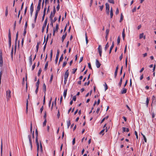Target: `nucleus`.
<instances>
[{
  "label": "nucleus",
  "mask_w": 156,
  "mask_h": 156,
  "mask_svg": "<svg viewBox=\"0 0 156 156\" xmlns=\"http://www.w3.org/2000/svg\"><path fill=\"white\" fill-rule=\"evenodd\" d=\"M1 156H2V140H1Z\"/></svg>",
  "instance_id": "30"
},
{
  "label": "nucleus",
  "mask_w": 156,
  "mask_h": 156,
  "mask_svg": "<svg viewBox=\"0 0 156 156\" xmlns=\"http://www.w3.org/2000/svg\"><path fill=\"white\" fill-rule=\"evenodd\" d=\"M67 32H66L65 34L63 35L62 37V42H63L64 39L67 36Z\"/></svg>",
  "instance_id": "16"
},
{
  "label": "nucleus",
  "mask_w": 156,
  "mask_h": 156,
  "mask_svg": "<svg viewBox=\"0 0 156 156\" xmlns=\"http://www.w3.org/2000/svg\"><path fill=\"white\" fill-rule=\"evenodd\" d=\"M41 71H42V70H41V68L39 70L38 72V76H40V74L41 72Z\"/></svg>",
  "instance_id": "43"
},
{
  "label": "nucleus",
  "mask_w": 156,
  "mask_h": 156,
  "mask_svg": "<svg viewBox=\"0 0 156 156\" xmlns=\"http://www.w3.org/2000/svg\"><path fill=\"white\" fill-rule=\"evenodd\" d=\"M48 61H47L46 62V63H45V67H44V69L45 70H46L47 69L48 65Z\"/></svg>",
  "instance_id": "33"
},
{
  "label": "nucleus",
  "mask_w": 156,
  "mask_h": 156,
  "mask_svg": "<svg viewBox=\"0 0 156 156\" xmlns=\"http://www.w3.org/2000/svg\"><path fill=\"white\" fill-rule=\"evenodd\" d=\"M122 78H121L120 80V81L119 84V87H121V84L122 83Z\"/></svg>",
  "instance_id": "39"
},
{
  "label": "nucleus",
  "mask_w": 156,
  "mask_h": 156,
  "mask_svg": "<svg viewBox=\"0 0 156 156\" xmlns=\"http://www.w3.org/2000/svg\"><path fill=\"white\" fill-rule=\"evenodd\" d=\"M69 75V70L67 69L66 72L64 76V78L67 79Z\"/></svg>",
  "instance_id": "10"
},
{
  "label": "nucleus",
  "mask_w": 156,
  "mask_h": 156,
  "mask_svg": "<svg viewBox=\"0 0 156 156\" xmlns=\"http://www.w3.org/2000/svg\"><path fill=\"white\" fill-rule=\"evenodd\" d=\"M104 6L103 5H102L101 6H99L100 7V9L101 10V11H102L103 9V8Z\"/></svg>",
  "instance_id": "61"
},
{
  "label": "nucleus",
  "mask_w": 156,
  "mask_h": 156,
  "mask_svg": "<svg viewBox=\"0 0 156 156\" xmlns=\"http://www.w3.org/2000/svg\"><path fill=\"white\" fill-rule=\"evenodd\" d=\"M67 64V62L66 61H65L64 62L63 65H62V67H64Z\"/></svg>",
  "instance_id": "52"
},
{
  "label": "nucleus",
  "mask_w": 156,
  "mask_h": 156,
  "mask_svg": "<svg viewBox=\"0 0 156 156\" xmlns=\"http://www.w3.org/2000/svg\"><path fill=\"white\" fill-rule=\"evenodd\" d=\"M123 16L122 15V13H121V14L120 18L119 21L120 22H121L123 20Z\"/></svg>",
  "instance_id": "36"
},
{
  "label": "nucleus",
  "mask_w": 156,
  "mask_h": 156,
  "mask_svg": "<svg viewBox=\"0 0 156 156\" xmlns=\"http://www.w3.org/2000/svg\"><path fill=\"white\" fill-rule=\"evenodd\" d=\"M67 92V89H66L64 90L63 93V96L65 98H66Z\"/></svg>",
  "instance_id": "31"
},
{
  "label": "nucleus",
  "mask_w": 156,
  "mask_h": 156,
  "mask_svg": "<svg viewBox=\"0 0 156 156\" xmlns=\"http://www.w3.org/2000/svg\"><path fill=\"white\" fill-rule=\"evenodd\" d=\"M47 122L46 119H45L43 123V126H46Z\"/></svg>",
  "instance_id": "47"
},
{
  "label": "nucleus",
  "mask_w": 156,
  "mask_h": 156,
  "mask_svg": "<svg viewBox=\"0 0 156 156\" xmlns=\"http://www.w3.org/2000/svg\"><path fill=\"white\" fill-rule=\"evenodd\" d=\"M90 81H88L87 83L85 82L84 83V86H86L87 85H89V84H90Z\"/></svg>",
  "instance_id": "51"
},
{
  "label": "nucleus",
  "mask_w": 156,
  "mask_h": 156,
  "mask_svg": "<svg viewBox=\"0 0 156 156\" xmlns=\"http://www.w3.org/2000/svg\"><path fill=\"white\" fill-rule=\"evenodd\" d=\"M104 85L105 86V90L106 91L108 89V87L106 83H105V84Z\"/></svg>",
  "instance_id": "44"
},
{
  "label": "nucleus",
  "mask_w": 156,
  "mask_h": 156,
  "mask_svg": "<svg viewBox=\"0 0 156 156\" xmlns=\"http://www.w3.org/2000/svg\"><path fill=\"white\" fill-rule=\"evenodd\" d=\"M109 29H107L106 31V35H108L109 33Z\"/></svg>",
  "instance_id": "50"
},
{
  "label": "nucleus",
  "mask_w": 156,
  "mask_h": 156,
  "mask_svg": "<svg viewBox=\"0 0 156 156\" xmlns=\"http://www.w3.org/2000/svg\"><path fill=\"white\" fill-rule=\"evenodd\" d=\"M120 37L119 36V37L118 38L117 41L118 44H119V43H120Z\"/></svg>",
  "instance_id": "49"
},
{
  "label": "nucleus",
  "mask_w": 156,
  "mask_h": 156,
  "mask_svg": "<svg viewBox=\"0 0 156 156\" xmlns=\"http://www.w3.org/2000/svg\"><path fill=\"white\" fill-rule=\"evenodd\" d=\"M60 115V112H59V110H58V112L57 115V116L58 118H59Z\"/></svg>",
  "instance_id": "60"
},
{
  "label": "nucleus",
  "mask_w": 156,
  "mask_h": 156,
  "mask_svg": "<svg viewBox=\"0 0 156 156\" xmlns=\"http://www.w3.org/2000/svg\"><path fill=\"white\" fill-rule=\"evenodd\" d=\"M55 14L54 13H53L52 12H51L50 16V18L51 20L50 25L52 26H53V18Z\"/></svg>",
  "instance_id": "5"
},
{
  "label": "nucleus",
  "mask_w": 156,
  "mask_h": 156,
  "mask_svg": "<svg viewBox=\"0 0 156 156\" xmlns=\"http://www.w3.org/2000/svg\"><path fill=\"white\" fill-rule=\"evenodd\" d=\"M39 83H40L39 80H37V81L36 83V86L37 88L39 87Z\"/></svg>",
  "instance_id": "37"
},
{
  "label": "nucleus",
  "mask_w": 156,
  "mask_h": 156,
  "mask_svg": "<svg viewBox=\"0 0 156 156\" xmlns=\"http://www.w3.org/2000/svg\"><path fill=\"white\" fill-rule=\"evenodd\" d=\"M77 69H73V71L72 72V73L73 74H74L76 72Z\"/></svg>",
  "instance_id": "53"
},
{
  "label": "nucleus",
  "mask_w": 156,
  "mask_h": 156,
  "mask_svg": "<svg viewBox=\"0 0 156 156\" xmlns=\"http://www.w3.org/2000/svg\"><path fill=\"white\" fill-rule=\"evenodd\" d=\"M109 46V45H108V42H107L106 44L105 45V50L106 51L108 49V48Z\"/></svg>",
  "instance_id": "27"
},
{
  "label": "nucleus",
  "mask_w": 156,
  "mask_h": 156,
  "mask_svg": "<svg viewBox=\"0 0 156 156\" xmlns=\"http://www.w3.org/2000/svg\"><path fill=\"white\" fill-rule=\"evenodd\" d=\"M143 137L144 138V140L145 142H147V139H146V137H145V135H143Z\"/></svg>",
  "instance_id": "55"
},
{
  "label": "nucleus",
  "mask_w": 156,
  "mask_h": 156,
  "mask_svg": "<svg viewBox=\"0 0 156 156\" xmlns=\"http://www.w3.org/2000/svg\"><path fill=\"white\" fill-rule=\"evenodd\" d=\"M47 21H48V18H46V19L45 20L44 22V24L43 25L46 26L47 24Z\"/></svg>",
  "instance_id": "42"
},
{
  "label": "nucleus",
  "mask_w": 156,
  "mask_h": 156,
  "mask_svg": "<svg viewBox=\"0 0 156 156\" xmlns=\"http://www.w3.org/2000/svg\"><path fill=\"white\" fill-rule=\"evenodd\" d=\"M63 54H62L60 58L59 62H58V65L59 64L60 62L61 61H62L63 60Z\"/></svg>",
  "instance_id": "34"
},
{
  "label": "nucleus",
  "mask_w": 156,
  "mask_h": 156,
  "mask_svg": "<svg viewBox=\"0 0 156 156\" xmlns=\"http://www.w3.org/2000/svg\"><path fill=\"white\" fill-rule=\"evenodd\" d=\"M122 37L123 38V40H124L125 37V29H124L123 30L122 33Z\"/></svg>",
  "instance_id": "20"
},
{
  "label": "nucleus",
  "mask_w": 156,
  "mask_h": 156,
  "mask_svg": "<svg viewBox=\"0 0 156 156\" xmlns=\"http://www.w3.org/2000/svg\"><path fill=\"white\" fill-rule=\"evenodd\" d=\"M23 5H24V2H23L22 3V5H21V9H20V10H19V12H18V16H17L18 18H19V17L20 15V12L22 10V9L23 8Z\"/></svg>",
  "instance_id": "13"
},
{
  "label": "nucleus",
  "mask_w": 156,
  "mask_h": 156,
  "mask_svg": "<svg viewBox=\"0 0 156 156\" xmlns=\"http://www.w3.org/2000/svg\"><path fill=\"white\" fill-rule=\"evenodd\" d=\"M55 27V31H57L58 29V24H56Z\"/></svg>",
  "instance_id": "46"
},
{
  "label": "nucleus",
  "mask_w": 156,
  "mask_h": 156,
  "mask_svg": "<svg viewBox=\"0 0 156 156\" xmlns=\"http://www.w3.org/2000/svg\"><path fill=\"white\" fill-rule=\"evenodd\" d=\"M105 129H103L99 133L100 134H102V135H103L104 134V133H103V132L105 131Z\"/></svg>",
  "instance_id": "40"
},
{
  "label": "nucleus",
  "mask_w": 156,
  "mask_h": 156,
  "mask_svg": "<svg viewBox=\"0 0 156 156\" xmlns=\"http://www.w3.org/2000/svg\"><path fill=\"white\" fill-rule=\"evenodd\" d=\"M3 65L2 54V52H0V67H2Z\"/></svg>",
  "instance_id": "6"
},
{
  "label": "nucleus",
  "mask_w": 156,
  "mask_h": 156,
  "mask_svg": "<svg viewBox=\"0 0 156 156\" xmlns=\"http://www.w3.org/2000/svg\"><path fill=\"white\" fill-rule=\"evenodd\" d=\"M98 51L99 53H102V48L101 45H99L98 48Z\"/></svg>",
  "instance_id": "15"
},
{
  "label": "nucleus",
  "mask_w": 156,
  "mask_h": 156,
  "mask_svg": "<svg viewBox=\"0 0 156 156\" xmlns=\"http://www.w3.org/2000/svg\"><path fill=\"white\" fill-rule=\"evenodd\" d=\"M152 103L153 104H156V99L155 97L154 96H152Z\"/></svg>",
  "instance_id": "12"
},
{
  "label": "nucleus",
  "mask_w": 156,
  "mask_h": 156,
  "mask_svg": "<svg viewBox=\"0 0 156 156\" xmlns=\"http://www.w3.org/2000/svg\"><path fill=\"white\" fill-rule=\"evenodd\" d=\"M149 99L148 98H147L146 101V105L147 107H148V104L149 103Z\"/></svg>",
  "instance_id": "29"
},
{
  "label": "nucleus",
  "mask_w": 156,
  "mask_h": 156,
  "mask_svg": "<svg viewBox=\"0 0 156 156\" xmlns=\"http://www.w3.org/2000/svg\"><path fill=\"white\" fill-rule=\"evenodd\" d=\"M37 152L39 153V152L42 153V147L41 143L40 144V147H39V144H37Z\"/></svg>",
  "instance_id": "2"
},
{
  "label": "nucleus",
  "mask_w": 156,
  "mask_h": 156,
  "mask_svg": "<svg viewBox=\"0 0 156 156\" xmlns=\"http://www.w3.org/2000/svg\"><path fill=\"white\" fill-rule=\"evenodd\" d=\"M59 51L58 50L57 51V53L56 54V55L55 59V63L56 64L57 63L58 61V56H59Z\"/></svg>",
  "instance_id": "7"
},
{
  "label": "nucleus",
  "mask_w": 156,
  "mask_h": 156,
  "mask_svg": "<svg viewBox=\"0 0 156 156\" xmlns=\"http://www.w3.org/2000/svg\"><path fill=\"white\" fill-rule=\"evenodd\" d=\"M35 143L36 144H39L38 140V137H37V136H36Z\"/></svg>",
  "instance_id": "45"
},
{
  "label": "nucleus",
  "mask_w": 156,
  "mask_h": 156,
  "mask_svg": "<svg viewBox=\"0 0 156 156\" xmlns=\"http://www.w3.org/2000/svg\"><path fill=\"white\" fill-rule=\"evenodd\" d=\"M88 66L90 69H92V67H91V64H90V63H88Z\"/></svg>",
  "instance_id": "54"
},
{
  "label": "nucleus",
  "mask_w": 156,
  "mask_h": 156,
  "mask_svg": "<svg viewBox=\"0 0 156 156\" xmlns=\"http://www.w3.org/2000/svg\"><path fill=\"white\" fill-rule=\"evenodd\" d=\"M110 17L111 18H112L113 16V9L112 8H111L110 11Z\"/></svg>",
  "instance_id": "23"
},
{
  "label": "nucleus",
  "mask_w": 156,
  "mask_h": 156,
  "mask_svg": "<svg viewBox=\"0 0 156 156\" xmlns=\"http://www.w3.org/2000/svg\"><path fill=\"white\" fill-rule=\"evenodd\" d=\"M108 1L110 3L112 4L114 3V0H108Z\"/></svg>",
  "instance_id": "48"
},
{
  "label": "nucleus",
  "mask_w": 156,
  "mask_h": 156,
  "mask_svg": "<svg viewBox=\"0 0 156 156\" xmlns=\"http://www.w3.org/2000/svg\"><path fill=\"white\" fill-rule=\"evenodd\" d=\"M135 134L136 135V138L138 139V136L137 132L136 131H135Z\"/></svg>",
  "instance_id": "59"
},
{
  "label": "nucleus",
  "mask_w": 156,
  "mask_h": 156,
  "mask_svg": "<svg viewBox=\"0 0 156 156\" xmlns=\"http://www.w3.org/2000/svg\"><path fill=\"white\" fill-rule=\"evenodd\" d=\"M41 4H38L37 7V9L36 10V13H35V18H34V21H35V22H36V20L37 16H38V13L41 9Z\"/></svg>",
  "instance_id": "1"
},
{
  "label": "nucleus",
  "mask_w": 156,
  "mask_h": 156,
  "mask_svg": "<svg viewBox=\"0 0 156 156\" xmlns=\"http://www.w3.org/2000/svg\"><path fill=\"white\" fill-rule=\"evenodd\" d=\"M119 13V10L118 8H117L115 11V14L117 15Z\"/></svg>",
  "instance_id": "57"
},
{
  "label": "nucleus",
  "mask_w": 156,
  "mask_h": 156,
  "mask_svg": "<svg viewBox=\"0 0 156 156\" xmlns=\"http://www.w3.org/2000/svg\"><path fill=\"white\" fill-rule=\"evenodd\" d=\"M95 64L96 67L97 68H99L101 65V63L99 62L98 60L97 59L96 60Z\"/></svg>",
  "instance_id": "8"
},
{
  "label": "nucleus",
  "mask_w": 156,
  "mask_h": 156,
  "mask_svg": "<svg viewBox=\"0 0 156 156\" xmlns=\"http://www.w3.org/2000/svg\"><path fill=\"white\" fill-rule=\"evenodd\" d=\"M18 39V37H16L15 40V46L14 49V54H15L16 51V46L17 44V41Z\"/></svg>",
  "instance_id": "9"
},
{
  "label": "nucleus",
  "mask_w": 156,
  "mask_h": 156,
  "mask_svg": "<svg viewBox=\"0 0 156 156\" xmlns=\"http://www.w3.org/2000/svg\"><path fill=\"white\" fill-rule=\"evenodd\" d=\"M85 39L86 44H87L88 42V40L86 33H85Z\"/></svg>",
  "instance_id": "35"
},
{
  "label": "nucleus",
  "mask_w": 156,
  "mask_h": 156,
  "mask_svg": "<svg viewBox=\"0 0 156 156\" xmlns=\"http://www.w3.org/2000/svg\"><path fill=\"white\" fill-rule=\"evenodd\" d=\"M28 100H27L26 104V112L27 113L28 112Z\"/></svg>",
  "instance_id": "18"
},
{
  "label": "nucleus",
  "mask_w": 156,
  "mask_h": 156,
  "mask_svg": "<svg viewBox=\"0 0 156 156\" xmlns=\"http://www.w3.org/2000/svg\"><path fill=\"white\" fill-rule=\"evenodd\" d=\"M144 34L143 33L140 34V36H139L140 39H141L143 37H144V39H145V36H144Z\"/></svg>",
  "instance_id": "22"
},
{
  "label": "nucleus",
  "mask_w": 156,
  "mask_h": 156,
  "mask_svg": "<svg viewBox=\"0 0 156 156\" xmlns=\"http://www.w3.org/2000/svg\"><path fill=\"white\" fill-rule=\"evenodd\" d=\"M118 69H119V67H118V66H117V67L116 68V69H115V72L114 76H115V78H116V76H117V73H118Z\"/></svg>",
  "instance_id": "11"
},
{
  "label": "nucleus",
  "mask_w": 156,
  "mask_h": 156,
  "mask_svg": "<svg viewBox=\"0 0 156 156\" xmlns=\"http://www.w3.org/2000/svg\"><path fill=\"white\" fill-rule=\"evenodd\" d=\"M76 96H74L73 97L72 100H73H73L74 101H76Z\"/></svg>",
  "instance_id": "64"
},
{
  "label": "nucleus",
  "mask_w": 156,
  "mask_h": 156,
  "mask_svg": "<svg viewBox=\"0 0 156 156\" xmlns=\"http://www.w3.org/2000/svg\"><path fill=\"white\" fill-rule=\"evenodd\" d=\"M11 91L9 90L6 91V97L7 101H8L11 98Z\"/></svg>",
  "instance_id": "4"
},
{
  "label": "nucleus",
  "mask_w": 156,
  "mask_h": 156,
  "mask_svg": "<svg viewBox=\"0 0 156 156\" xmlns=\"http://www.w3.org/2000/svg\"><path fill=\"white\" fill-rule=\"evenodd\" d=\"M13 47H12V49L11 53V57L12 60H13Z\"/></svg>",
  "instance_id": "24"
},
{
  "label": "nucleus",
  "mask_w": 156,
  "mask_h": 156,
  "mask_svg": "<svg viewBox=\"0 0 156 156\" xmlns=\"http://www.w3.org/2000/svg\"><path fill=\"white\" fill-rule=\"evenodd\" d=\"M46 27V26L43 25V27H42V33L44 32V29Z\"/></svg>",
  "instance_id": "38"
},
{
  "label": "nucleus",
  "mask_w": 156,
  "mask_h": 156,
  "mask_svg": "<svg viewBox=\"0 0 156 156\" xmlns=\"http://www.w3.org/2000/svg\"><path fill=\"white\" fill-rule=\"evenodd\" d=\"M8 37H9V47L10 48L11 46V32H10V29H9V30Z\"/></svg>",
  "instance_id": "3"
},
{
  "label": "nucleus",
  "mask_w": 156,
  "mask_h": 156,
  "mask_svg": "<svg viewBox=\"0 0 156 156\" xmlns=\"http://www.w3.org/2000/svg\"><path fill=\"white\" fill-rule=\"evenodd\" d=\"M28 138L29 139V142L30 143V144L31 146V148L32 149V141L31 140V135H29L28 136Z\"/></svg>",
  "instance_id": "14"
},
{
  "label": "nucleus",
  "mask_w": 156,
  "mask_h": 156,
  "mask_svg": "<svg viewBox=\"0 0 156 156\" xmlns=\"http://www.w3.org/2000/svg\"><path fill=\"white\" fill-rule=\"evenodd\" d=\"M123 132H128L129 131V129L128 128H126V127H122Z\"/></svg>",
  "instance_id": "19"
},
{
  "label": "nucleus",
  "mask_w": 156,
  "mask_h": 156,
  "mask_svg": "<svg viewBox=\"0 0 156 156\" xmlns=\"http://www.w3.org/2000/svg\"><path fill=\"white\" fill-rule=\"evenodd\" d=\"M67 128L68 129L70 125V120H69L67 121Z\"/></svg>",
  "instance_id": "28"
},
{
  "label": "nucleus",
  "mask_w": 156,
  "mask_h": 156,
  "mask_svg": "<svg viewBox=\"0 0 156 156\" xmlns=\"http://www.w3.org/2000/svg\"><path fill=\"white\" fill-rule=\"evenodd\" d=\"M113 47H112V46H111L110 48V50H109V54H110L111 53V51H112V49L113 48Z\"/></svg>",
  "instance_id": "58"
},
{
  "label": "nucleus",
  "mask_w": 156,
  "mask_h": 156,
  "mask_svg": "<svg viewBox=\"0 0 156 156\" xmlns=\"http://www.w3.org/2000/svg\"><path fill=\"white\" fill-rule=\"evenodd\" d=\"M43 109H44V108H43V106H42V107L41 108H40V111L41 113H42V112L43 110Z\"/></svg>",
  "instance_id": "62"
},
{
  "label": "nucleus",
  "mask_w": 156,
  "mask_h": 156,
  "mask_svg": "<svg viewBox=\"0 0 156 156\" xmlns=\"http://www.w3.org/2000/svg\"><path fill=\"white\" fill-rule=\"evenodd\" d=\"M108 118V116H107L106 117H105L101 121V123H102L105 121V119H107Z\"/></svg>",
  "instance_id": "32"
},
{
  "label": "nucleus",
  "mask_w": 156,
  "mask_h": 156,
  "mask_svg": "<svg viewBox=\"0 0 156 156\" xmlns=\"http://www.w3.org/2000/svg\"><path fill=\"white\" fill-rule=\"evenodd\" d=\"M57 10V11H58L60 9L59 4H58V5L56 7Z\"/></svg>",
  "instance_id": "63"
},
{
  "label": "nucleus",
  "mask_w": 156,
  "mask_h": 156,
  "mask_svg": "<svg viewBox=\"0 0 156 156\" xmlns=\"http://www.w3.org/2000/svg\"><path fill=\"white\" fill-rule=\"evenodd\" d=\"M127 92V89L124 88H123L121 91V93L122 94H124L126 93Z\"/></svg>",
  "instance_id": "17"
},
{
  "label": "nucleus",
  "mask_w": 156,
  "mask_h": 156,
  "mask_svg": "<svg viewBox=\"0 0 156 156\" xmlns=\"http://www.w3.org/2000/svg\"><path fill=\"white\" fill-rule=\"evenodd\" d=\"M46 86L45 85V83H44L43 85V90L44 92L45 93V92L46 91Z\"/></svg>",
  "instance_id": "21"
},
{
  "label": "nucleus",
  "mask_w": 156,
  "mask_h": 156,
  "mask_svg": "<svg viewBox=\"0 0 156 156\" xmlns=\"http://www.w3.org/2000/svg\"><path fill=\"white\" fill-rule=\"evenodd\" d=\"M30 12H33L34 11V7L33 6V3H32L30 8Z\"/></svg>",
  "instance_id": "26"
},
{
  "label": "nucleus",
  "mask_w": 156,
  "mask_h": 156,
  "mask_svg": "<svg viewBox=\"0 0 156 156\" xmlns=\"http://www.w3.org/2000/svg\"><path fill=\"white\" fill-rule=\"evenodd\" d=\"M105 6H106V10H109V4L106 3L105 4Z\"/></svg>",
  "instance_id": "25"
},
{
  "label": "nucleus",
  "mask_w": 156,
  "mask_h": 156,
  "mask_svg": "<svg viewBox=\"0 0 156 156\" xmlns=\"http://www.w3.org/2000/svg\"><path fill=\"white\" fill-rule=\"evenodd\" d=\"M22 19V16H20V20H19V23L20 24L21 23Z\"/></svg>",
  "instance_id": "56"
},
{
  "label": "nucleus",
  "mask_w": 156,
  "mask_h": 156,
  "mask_svg": "<svg viewBox=\"0 0 156 156\" xmlns=\"http://www.w3.org/2000/svg\"><path fill=\"white\" fill-rule=\"evenodd\" d=\"M8 14V7H6V9L5 10V16H7Z\"/></svg>",
  "instance_id": "41"
}]
</instances>
